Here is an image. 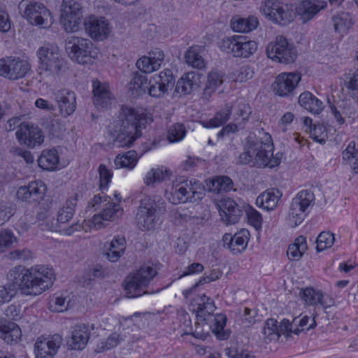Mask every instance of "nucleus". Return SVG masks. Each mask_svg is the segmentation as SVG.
Wrapping results in <instances>:
<instances>
[{
	"label": "nucleus",
	"instance_id": "1",
	"mask_svg": "<svg viewBox=\"0 0 358 358\" xmlns=\"http://www.w3.org/2000/svg\"><path fill=\"white\" fill-rule=\"evenodd\" d=\"M141 115L132 108L123 106L118 119L110 127L113 144L118 148L130 147L142 133Z\"/></svg>",
	"mask_w": 358,
	"mask_h": 358
},
{
	"label": "nucleus",
	"instance_id": "2",
	"mask_svg": "<svg viewBox=\"0 0 358 358\" xmlns=\"http://www.w3.org/2000/svg\"><path fill=\"white\" fill-rule=\"evenodd\" d=\"M273 145L271 136L265 132L259 136L250 134L246 140L245 151L240 155L239 161L242 164L253 162L258 166L275 167L280 164V159L273 156Z\"/></svg>",
	"mask_w": 358,
	"mask_h": 358
},
{
	"label": "nucleus",
	"instance_id": "3",
	"mask_svg": "<svg viewBox=\"0 0 358 358\" xmlns=\"http://www.w3.org/2000/svg\"><path fill=\"white\" fill-rule=\"evenodd\" d=\"M54 275L52 269L36 266L29 268L20 292L24 295L37 296L53 285Z\"/></svg>",
	"mask_w": 358,
	"mask_h": 358
},
{
	"label": "nucleus",
	"instance_id": "4",
	"mask_svg": "<svg viewBox=\"0 0 358 358\" xmlns=\"http://www.w3.org/2000/svg\"><path fill=\"white\" fill-rule=\"evenodd\" d=\"M37 56L41 76L55 77L64 71L66 62L57 45L45 44L38 48Z\"/></svg>",
	"mask_w": 358,
	"mask_h": 358
},
{
	"label": "nucleus",
	"instance_id": "5",
	"mask_svg": "<svg viewBox=\"0 0 358 358\" xmlns=\"http://www.w3.org/2000/svg\"><path fill=\"white\" fill-rule=\"evenodd\" d=\"M203 195V189L198 181L182 180L173 182L167 193V199L173 204L194 203L201 199Z\"/></svg>",
	"mask_w": 358,
	"mask_h": 358
},
{
	"label": "nucleus",
	"instance_id": "6",
	"mask_svg": "<svg viewBox=\"0 0 358 358\" xmlns=\"http://www.w3.org/2000/svg\"><path fill=\"white\" fill-rule=\"evenodd\" d=\"M18 8L22 16L31 25L48 29L53 24V17L47 7L34 0H22Z\"/></svg>",
	"mask_w": 358,
	"mask_h": 358
},
{
	"label": "nucleus",
	"instance_id": "7",
	"mask_svg": "<svg viewBox=\"0 0 358 358\" xmlns=\"http://www.w3.org/2000/svg\"><path fill=\"white\" fill-rule=\"evenodd\" d=\"M160 205L159 201H157L151 197H145L141 200L136 215V222L139 229L149 231L156 227L162 210Z\"/></svg>",
	"mask_w": 358,
	"mask_h": 358
},
{
	"label": "nucleus",
	"instance_id": "8",
	"mask_svg": "<svg viewBox=\"0 0 358 358\" xmlns=\"http://www.w3.org/2000/svg\"><path fill=\"white\" fill-rule=\"evenodd\" d=\"M157 271L150 266H143L124 281V289L128 297L135 298L148 293L145 288L156 275Z\"/></svg>",
	"mask_w": 358,
	"mask_h": 358
},
{
	"label": "nucleus",
	"instance_id": "9",
	"mask_svg": "<svg viewBox=\"0 0 358 358\" xmlns=\"http://www.w3.org/2000/svg\"><path fill=\"white\" fill-rule=\"evenodd\" d=\"M219 48L234 57L248 58L256 52L257 43L245 36L236 35L223 38L219 43Z\"/></svg>",
	"mask_w": 358,
	"mask_h": 358
},
{
	"label": "nucleus",
	"instance_id": "10",
	"mask_svg": "<svg viewBox=\"0 0 358 358\" xmlns=\"http://www.w3.org/2000/svg\"><path fill=\"white\" fill-rule=\"evenodd\" d=\"M266 52L268 58L282 64L292 63L296 57L293 45L282 36H278L275 41L270 42Z\"/></svg>",
	"mask_w": 358,
	"mask_h": 358
},
{
	"label": "nucleus",
	"instance_id": "11",
	"mask_svg": "<svg viewBox=\"0 0 358 358\" xmlns=\"http://www.w3.org/2000/svg\"><path fill=\"white\" fill-rule=\"evenodd\" d=\"M314 200L313 193L308 190L299 192L292 199L289 212V221L292 227H296L303 222L306 209Z\"/></svg>",
	"mask_w": 358,
	"mask_h": 358
},
{
	"label": "nucleus",
	"instance_id": "12",
	"mask_svg": "<svg viewBox=\"0 0 358 358\" xmlns=\"http://www.w3.org/2000/svg\"><path fill=\"white\" fill-rule=\"evenodd\" d=\"M92 48L90 40L76 36L69 37L66 45L69 57L78 64H86L90 60Z\"/></svg>",
	"mask_w": 358,
	"mask_h": 358
},
{
	"label": "nucleus",
	"instance_id": "13",
	"mask_svg": "<svg viewBox=\"0 0 358 358\" xmlns=\"http://www.w3.org/2000/svg\"><path fill=\"white\" fill-rule=\"evenodd\" d=\"M30 70L27 60L17 57H6L0 59V76L11 80L24 78Z\"/></svg>",
	"mask_w": 358,
	"mask_h": 358
},
{
	"label": "nucleus",
	"instance_id": "14",
	"mask_svg": "<svg viewBox=\"0 0 358 358\" xmlns=\"http://www.w3.org/2000/svg\"><path fill=\"white\" fill-rule=\"evenodd\" d=\"M301 80L299 73H281L273 84V91L275 94L281 97H290L294 95V90Z\"/></svg>",
	"mask_w": 358,
	"mask_h": 358
},
{
	"label": "nucleus",
	"instance_id": "15",
	"mask_svg": "<svg viewBox=\"0 0 358 358\" xmlns=\"http://www.w3.org/2000/svg\"><path fill=\"white\" fill-rule=\"evenodd\" d=\"M261 10L268 19L280 24H285L292 20V12L287 6H282L277 0H264Z\"/></svg>",
	"mask_w": 358,
	"mask_h": 358
},
{
	"label": "nucleus",
	"instance_id": "16",
	"mask_svg": "<svg viewBox=\"0 0 358 358\" xmlns=\"http://www.w3.org/2000/svg\"><path fill=\"white\" fill-rule=\"evenodd\" d=\"M15 135L20 144L29 148L40 146L44 141L42 130L33 124H20V129H17Z\"/></svg>",
	"mask_w": 358,
	"mask_h": 358
},
{
	"label": "nucleus",
	"instance_id": "17",
	"mask_svg": "<svg viewBox=\"0 0 358 358\" xmlns=\"http://www.w3.org/2000/svg\"><path fill=\"white\" fill-rule=\"evenodd\" d=\"M62 343V338L59 334L38 338L34 346L36 358H53Z\"/></svg>",
	"mask_w": 358,
	"mask_h": 358
},
{
	"label": "nucleus",
	"instance_id": "18",
	"mask_svg": "<svg viewBox=\"0 0 358 358\" xmlns=\"http://www.w3.org/2000/svg\"><path fill=\"white\" fill-rule=\"evenodd\" d=\"M92 93L93 103L98 108H107L114 103L115 97L106 83H101L97 79L93 80Z\"/></svg>",
	"mask_w": 358,
	"mask_h": 358
},
{
	"label": "nucleus",
	"instance_id": "19",
	"mask_svg": "<svg viewBox=\"0 0 358 358\" xmlns=\"http://www.w3.org/2000/svg\"><path fill=\"white\" fill-rule=\"evenodd\" d=\"M85 27L89 36L96 41L106 39L110 33L109 23L105 17L90 16L85 21Z\"/></svg>",
	"mask_w": 358,
	"mask_h": 358
},
{
	"label": "nucleus",
	"instance_id": "20",
	"mask_svg": "<svg viewBox=\"0 0 358 358\" xmlns=\"http://www.w3.org/2000/svg\"><path fill=\"white\" fill-rule=\"evenodd\" d=\"M191 307L198 320L206 322L212 318L215 310L213 301L205 294L194 298L191 302Z\"/></svg>",
	"mask_w": 358,
	"mask_h": 358
},
{
	"label": "nucleus",
	"instance_id": "21",
	"mask_svg": "<svg viewBox=\"0 0 358 358\" xmlns=\"http://www.w3.org/2000/svg\"><path fill=\"white\" fill-rule=\"evenodd\" d=\"M45 185L41 180L29 182L27 186L20 187L17 192V196L22 201L38 202L45 194Z\"/></svg>",
	"mask_w": 358,
	"mask_h": 358
},
{
	"label": "nucleus",
	"instance_id": "22",
	"mask_svg": "<svg viewBox=\"0 0 358 358\" xmlns=\"http://www.w3.org/2000/svg\"><path fill=\"white\" fill-rule=\"evenodd\" d=\"M220 215L227 224H234L238 222L243 215L241 207L231 198L227 197L220 201Z\"/></svg>",
	"mask_w": 358,
	"mask_h": 358
},
{
	"label": "nucleus",
	"instance_id": "23",
	"mask_svg": "<svg viewBox=\"0 0 358 358\" xmlns=\"http://www.w3.org/2000/svg\"><path fill=\"white\" fill-rule=\"evenodd\" d=\"M250 238L249 231L243 229L234 236L230 234H225L223 236L222 241L224 246L236 255L240 254L246 248Z\"/></svg>",
	"mask_w": 358,
	"mask_h": 358
},
{
	"label": "nucleus",
	"instance_id": "24",
	"mask_svg": "<svg viewBox=\"0 0 358 358\" xmlns=\"http://www.w3.org/2000/svg\"><path fill=\"white\" fill-rule=\"evenodd\" d=\"M326 6L327 3L323 1L303 0L296 8V12L300 20L306 23L313 20Z\"/></svg>",
	"mask_w": 358,
	"mask_h": 358
},
{
	"label": "nucleus",
	"instance_id": "25",
	"mask_svg": "<svg viewBox=\"0 0 358 358\" xmlns=\"http://www.w3.org/2000/svg\"><path fill=\"white\" fill-rule=\"evenodd\" d=\"M76 99L75 93L68 90H60L55 93V100L62 115L69 116L73 113L76 108Z\"/></svg>",
	"mask_w": 358,
	"mask_h": 358
},
{
	"label": "nucleus",
	"instance_id": "26",
	"mask_svg": "<svg viewBox=\"0 0 358 358\" xmlns=\"http://www.w3.org/2000/svg\"><path fill=\"white\" fill-rule=\"evenodd\" d=\"M89 327L84 324H77L73 327L68 346L74 350H81L85 348L90 338Z\"/></svg>",
	"mask_w": 358,
	"mask_h": 358
},
{
	"label": "nucleus",
	"instance_id": "27",
	"mask_svg": "<svg viewBox=\"0 0 358 358\" xmlns=\"http://www.w3.org/2000/svg\"><path fill=\"white\" fill-rule=\"evenodd\" d=\"M81 196V194L78 192L74 193L69 196L62 206L59 208L57 213V221L59 227H61L62 224H66L72 219L75 213L77 203Z\"/></svg>",
	"mask_w": 358,
	"mask_h": 358
},
{
	"label": "nucleus",
	"instance_id": "28",
	"mask_svg": "<svg viewBox=\"0 0 358 358\" xmlns=\"http://www.w3.org/2000/svg\"><path fill=\"white\" fill-rule=\"evenodd\" d=\"M105 219L101 213L94 215L90 220H85L83 224L79 223H73L69 227L62 230L63 234L67 236L72 235L75 231H78L80 229H83L85 231L91 230L92 229H99L106 226Z\"/></svg>",
	"mask_w": 358,
	"mask_h": 358
},
{
	"label": "nucleus",
	"instance_id": "29",
	"mask_svg": "<svg viewBox=\"0 0 358 358\" xmlns=\"http://www.w3.org/2000/svg\"><path fill=\"white\" fill-rule=\"evenodd\" d=\"M201 75L194 71L186 73L176 84V90L178 93L190 94L199 87Z\"/></svg>",
	"mask_w": 358,
	"mask_h": 358
},
{
	"label": "nucleus",
	"instance_id": "30",
	"mask_svg": "<svg viewBox=\"0 0 358 358\" xmlns=\"http://www.w3.org/2000/svg\"><path fill=\"white\" fill-rule=\"evenodd\" d=\"M125 248L126 240L124 237L117 236L109 243L105 245V254L109 261L115 262L124 254Z\"/></svg>",
	"mask_w": 358,
	"mask_h": 358
},
{
	"label": "nucleus",
	"instance_id": "31",
	"mask_svg": "<svg viewBox=\"0 0 358 358\" xmlns=\"http://www.w3.org/2000/svg\"><path fill=\"white\" fill-rule=\"evenodd\" d=\"M171 172L164 166L152 168L148 171L143 178V182L148 187H155L156 184L162 183L170 179Z\"/></svg>",
	"mask_w": 358,
	"mask_h": 358
},
{
	"label": "nucleus",
	"instance_id": "32",
	"mask_svg": "<svg viewBox=\"0 0 358 358\" xmlns=\"http://www.w3.org/2000/svg\"><path fill=\"white\" fill-rule=\"evenodd\" d=\"M258 24V19L254 15H250L248 17L236 15L231 20V27L236 32H250L256 29Z\"/></svg>",
	"mask_w": 358,
	"mask_h": 358
},
{
	"label": "nucleus",
	"instance_id": "33",
	"mask_svg": "<svg viewBox=\"0 0 358 358\" xmlns=\"http://www.w3.org/2000/svg\"><path fill=\"white\" fill-rule=\"evenodd\" d=\"M281 195L278 189H268L257 196L256 204L267 210H272L276 208Z\"/></svg>",
	"mask_w": 358,
	"mask_h": 358
},
{
	"label": "nucleus",
	"instance_id": "34",
	"mask_svg": "<svg viewBox=\"0 0 358 358\" xmlns=\"http://www.w3.org/2000/svg\"><path fill=\"white\" fill-rule=\"evenodd\" d=\"M22 336L20 327L14 322L3 321L0 327V337L8 344L16 343Z\"/></svg>",
	"mask_w": 358,
	"mask_h": 358
},
{
	"label": "nucleus",
	"instance_id": "35",
	"mask_svg": "<svg viewBox=\"0 0 358 358\" xmlns=\"http://www.w3.org/2000/svg\"><path fill=\"white\" fill-rule=\"evenodd\" d=\"M335 32L343 36L347 34L353 24L352 18L347 12H339L331 17Z\"/></svg>",
	"mask_w": 358,
	"mask_h": 358
},
{
	"label": "nucleus",
	"instance_id": "36",
	"mask_svg": "<svg viewBox=\"0 0 358 358\" xmlns=\"http://www.w3.org/2000/svg\"><path fill=\"white\" fill-rule=\"evenodd\" d=\"M299 103L303 108L314 114L320 113L323 108V103L309 92H304L299 96Z\"/></svg>",
	"mask_w": 358,
	"mask_h": 358
},
{
	"label": "nucleus",
	"instance_id": "37",
	"mask_svg": "<svg viewBox=\"0 0 358 358\" xmlns=\"http://www.w3.org/2000/svg\"><path fill=\"white\" fill-rule=\"evenodd\" d=\"M38 164L43 170L54 171L59 164L57 151L55 149L43 150L38 159Z\"/></svg>",
	"mask_w": 358,
	"mask_h": 358
},
{
	"label": "nucleus",
	"instance_id": "38",
	"mask_svg": "<svg viewBox=\"0 0 358 358\" xmlns=\"http://www.w3.org/2000/svg\"><path fill=\"white\" fill-rule=\"evenodd\" d=\"M332 113L336 122L339 124H343L346 120L352 122L355 116V110L350 104L345 103L338 107H331Z\"/></svg>",
	"mask_w": 358,
	"mask_h": 358
},
{
	"label": "nucleus",
	"instance_id": "39",
	"mask_svg": "<svg viewBox=\"0 0 358 358\" xmlns=\"http://www.w3.org/2000/svg\"><path fill=\"white\" fill-rule=\"evenodd\" d=\"M308 248L306 238L303 236L297 237L294 243L289 245L287 250V255L289 259L292 261H298L303 256Z\"/></svg>",
	"mask_w": 358,
	"mask_h": 358
},
{
	"label": "nucleus",
	"instance_id": "40",
	"mask_svg": "<svg viewBox=\"0 0 358 358\" xmlns=\"http://www.w3.org/2000/svg\"><path fill=\"white\" fill-rule=\"evenodd\" d=\"M29 268L22 265H18L11 268L8 272L7 280L11 283L12 287L17 286L20 290L21 285L24 282Z\"/></svg>",
	"mask_w": 358,
	"mask_h": 358
},
{
	"label": "nucleus",
	"instance_id": "41",
	"mask_svg": "<svg viewBox=\"0 0 358 358\" xmlns=\"http://www.w3.org/2000/svg\"><path fill=\"white\" fill-rule=\"evenodd\" d=\"M70 299L66 293L60 294H54L51 296L48 308L52 312H64L69 307Z\"/></svg>",
	"mask_w": 358,
	"mask_h": 358
},
{
	"label": "nucleus",
	"instance_id": "42",
	"mask_svg": "<svg viewBox=\"0 0 358 358\" xmlns=\"http://www.w3.org/2000/svg\"><path fill=\"white\" fill-rule=\"evenodd\" d=\"M148 85L147 76L143 73L136 72L129 83V90L135 92L133 94L138 95L145 92Z\"/></svg>",
	"mask_w": 358,
	"mask_h": 358
},
{
	"label": "nucleus",
	"instance_id": "43",
	"mask_svg": "<svg viewBox=\"0 0 358 358\" xmlns=\"http://www.w3.org/2000/svg\"><path fill=\"white\" fill-rule=\"evenodd\" d=\"M137 162L136 152L130 150L122 155H117L114 160V164L116 169L127 168L132 169L136 165Z\"/></svg>",
	"mask_w": 358,
	"mask_h": 358
},
{
	"label": "nucleus",
	"instance_id": "44",
	"mask_svg": "<svg viewBox=\"0 0 358 358\" xmlns=\"http://www.w3.org/2000/svg\"><path fill=\"white\" fill-rule=\"evenodd\" d=\"M208 186L210 191L215 193L227 192L232 188V180L227 176H217L209 180Z\"/></svg>",
	"mask_w": 358,
	"mask_h": 358
},
{
	"label": "nucleus",
	"instance_id": "45",
	"mask_svg": "<svg viewBox=\"0 0 358 358\" xmlns=\"http://www.w3.org/2000/svg\"><path fill=\"white\" fill-rule=\"evenodd\" d=\"M226 321L227 317L225 315L217 314L213 315L212 318L207 322L213 323V325H214V327L212 328V331L220 340H225L229 337V334L224 331Z\"/></svg>",
	"mask_w": 358,
	"mask_h": 358
},
{
	"label": "nucleus",
	"instance_id": "46",
	"mask_svg": "<svg viewBox=\"0 0 358 358\" xmlns=\"http://www.w3.org/2000/svg\"><path fill=\"white\" fill-rule=\"evenodd\" d=\"M264 339L266 343L276 341L280 338L278 325L276 320L268 319L263 329Z\"/></svg>",
	"mask_w": 358,
	"mask_h": 358
},
{
	"label": "nucleus",
	"instance_id": "47",
	"mask_svg": "<svg viewBox=\"0 0 358 358\" xmlns=\"http://www.w3.org/2000/svg\"><path fill=\"white\" fill-rule=\"evenodd\" d=\"M299 295L305 303L309 306L320 304L321 299L324 298V294L321 291L310 287L301 289Z\"/></svg>",
	"mask_w": 358,
	"mask_h": 358
},
{
	"label": "nucleus",
	"instance_id": "48",
	"mask_svg": "<svg viewBox=\"0 0 358 358\" xmlns=\"http://www.w3.org/2000/svg\"><path fill=\"white\" fill-rule=\"evenodd\" d=\"M231 106H226L224 108L216 113L215 117L205 122L206 128L218 127L224 124L229 118L231 115Z\"/></svg>",
	"mask_w": 358,
	"mask_h": 358
},
{
	"label": "nucleus",
	"instance_id": "49",
	"mask_svg": "<svg viewBox=\"0 0 358 358\" xmlns=\"http://www.w3.org/2000/svg\"><path fill=\"white\" fill-rule=\"evenodd\" d=\"M152 82L155 84H159V83L162 85V88L164 87L168 92L169 90L172 89L175 83L172 71L165 69L159 74L154 75L152 76Z\"/></svg>",
	"mask_w": 358,
	"mask_h": 358
},
{
	"label": "nucleus",
	"instance_id": "50",
	"mask_svg": "<svg viewBox=\"0 0 358 358\" xmlns=\"http://www.w3.org/2000/svg\"><path fill=\"white\" fill-rule=\"evenodd\" d=\"M185 59L186 63L193 68L201 69L205 66V62L203 57L194 47H191L186 52Z\"/></svg>",
	"mask_w": 358,
	"mask_h": 358
},
{
	"label": "nucleus",
	"instance_id": "51",
	"mask_svg": "<svg viewBox=\"0 0 358 358\" xmlns=\"http://www.w3.org/2000/svg\"><path fill=\"white\" fill-rule=\"evenodd\" d=\"M83 16L69 15L61 14V23L67 32H75L79 29Z\"/></svg>",
	"mask_w": 358,
	"mask_h": 358
},
{
	"label": "nucleus",
	"instance_id": "52",
	"mask_svg": "<svg viewBox=\"0 0 358 358\" xmlns=\"http://www.w3.org/2000/svg\"><path fill=\"white\" fill-rule=\"evenodd\" d=\"M69 15L83 16V10L80 4L76 0H64L62 14Z\"/></svg>",
	"mask_w": 358,
	"mask_h": 358
},
{
	"label": "nucleus",
	"instance_id": "53",
	"mask_svg": "<svg viewBox=\"0 0 358 358\" xmlns=\"http://www.w3.org/2000/svg\"><path fill=\"white\" fill-rule=\"evenodd\" d=\"M105 206H106L101 212L105 220L113 221L118 217V213L121 210V208L119 204L113 202L112 200H110L109 203H105Z\"/></svg>",
	"mask_w": 358,
	"mask_h": 358
},
{
	"label": "nucleus",
	"instance_id": "54",
	"mask_svg": "<svg viewBox=\"0 0 358 358\" xmlns=\"http://www.w3.org/2000/svg\"><path fill=\"white\" fill-rule=\"evenodd\" d=\"M343 159L347 160H354L352 162V169L358 173V148H356L355 142H350L343 153Z\"/></svg>",
	"mask_w": 358,
	"mask_h": 358
},
{
	"label": "nucleus",
	"instance_id": "55",
	"mask_svg": "<svg viewBox=\"0 0 358 358\" xmlns=\"http://www.w3.org/2000/svg\"><path fill=\"white\" fill-rule=\"evenodd\" d=\"M186 134L185 127L182 124H174L168 131V139L170 142L174 143L182 140Z\"/></svg>",
	"mask_w": 358,
	"mask_h": 358
},
{
	"label": "nucleus",
	"instance_id": "56",
	"mask_svg": "<svg viewBox=\"0 0 358 358\" xmlns=\"http://www.w3.org/2000/svg\"><path fill=\"white\" fill-rule=\"evenodd\" d=\"M310 136L316 142L324 143L327 139V131L322 124H314L310 128Z\"/></svg>",
	"mask_w": 358,
	"mask_h": 358
},
{
	"label": "nucleus",
	"instance_id": "57",
	"mask_svg": "<svg viewBox=\"0 0 358 358\" xmlns=\"http://www.w3.org/2000/svg\"><path fill=\"white\" fill-rule=\"evenodd\" d=\"M334 242V236L333 234L329 232H321L316 241L317 250L320 252L327 248L331 247Z\"/></svg>",
	"mask_w": 358,
	"mask_h": 358
},
{
	"label": "nucleus",
	"instance_id": "58",
	"mask_svg": "<svg viewBox=\"0 0 358 358\" xmlns=\"http://www.w3.org/2000/svg\"><path fill=\"white\" fill-rule=\"evenodd\" d=\"M253 68L248 65H243L233 73L236 82H246L254 76Z\"/></svg>",
	"mask_w": 358,
	"mask_h": 358
},
{
	"label": "nucleus",
	"instance_id": "59",
	"mask_svg": "<svg viewBox=\"0 0 358 358\" xmlns=\"http://www.w3.org/2000/svg\"><path fill=\"white\" fill-rule=\"evenodd\" d=\"M344 85L350 90L351 96L358 103V69L349 75L348 80L345 81Z\"/></svg>",
	"mask_w": 358,
	"mask_h": 358
},
{
	"label": "nucleus",
	"instance_id": "60",
	"mask_svg": "<svg viewBox=\"0 0 358 358\" xmlns=\"http://www.w3.org/2000/svg\"><path fill=\"white\" fill-rule=\"evenodd\" d=\"M16 241L13 233L8 229L0 231V253L4 252Z\"/></svg>",
	"mask_w": 358,
	"mask_h": 358
},
{
	"label": "nucleus",
	"instance_id": "61",
	"mask_svg": "<svg viewBox=\"0 0 358 358\" xmlns=\"http://www.w3.org/2000/svg\"><path fill=\"white\" fill-rule=\"evenodd\" d=\"M224 75L216 70L211 71L208 75V82L206 91L209 89L215 90L223 83Z\"/></svg>",
	"mask_w": 358,
	"mask_h": 358
},
{
	"label": "nucleus",
	"instance_id": "62",
	"mask_svg": "<svg viewBox=\"0 0 358 358\" xmlns=\"http://www.w3.org/2000/svg\"><path fill=\"white\" fill-rule=\"evenodd\" d=\"M99 187L101 190L106 189L111 181L113 173L104 164H101L99 167Z\"/></svg>",
	"mask_w": 358,
	"mask_h": 358
},
{
	"label": "nucleus",
	"instance_id": "63",
	"mask_svg": "<svg viewBox=\"0 0 358 358\" xmlns=\"http://www.w3.org/2000/svg\"><path fill=\"white\" fill-rule=\"evenodd\" d=\"M293 325V322H290L289 320H282L278 326V331H280V336L283 334L286 336H288L292 333L294 334H299L301 329L294 328Z\"/></svg>",
	"mask_w": 358,
	"mask_h": 358
},
{
	"label": "nucleus",
	"instance_id": "64",
	"mask_svg": "<svg viewBox=\"0 0 358 358\" xmlns=\"http://www.w3.org/2000/svg\"><path fill=\"white\" fill-rule=\"evenodd\" d=\"M111 200L110 197L105 194H99L95 195L90 202V206L94 208V210L101 209L106 206L105 203H109Z\"/></svg>",
	"mask_w": 358,
	"mask_h": 358
}]
</instances>
